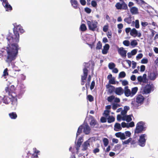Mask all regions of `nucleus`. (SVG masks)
<instances>
[{
	"label": "nucleus",
	"mask_w": 158,
	"mask_h": 158,
	"mask_svg": "<svg viewBox=\"0 0 158 158\" xmlns=\"http://www.w3.org/2000/svg\"><path fill=\"white\" fill-rule=\"evenodd\" d=\"M110 113V111L108 110H105L104 113L103 114L106 117V118L108 117L109 116V114Z\"/></svg>",
	"instance_id": "47"
},
{
	"label": "nucleus",
	"mask_w": 158,
	"mask_h": 158,
	"mask_svg": "<svg viewBox=\"0 0 158 158\" xmlns=\"http://www.w3.org/2000/svg\"><path fill=\"white\" fill-rule=\"evenodd\" d=\"M80 28L81 30L82 31H84L87 29L85 25L84 24H81Z\"/></svg>",
	"instance_id": "37"
},
{
	"label": "nucleus",
	"mask_w": 158,
	"mask_h": 158,
	"mask_svg": "<svg viewBox=\"0 0 158 158\" xmlns=\"http://www.w3.org/2000/svg\"><path fill=\"white\" fill-rule=\"evenodd\" d=\"M137 49H134L133 50H132L131 52V53L132 54V55H134L136 54V53L137 52Z\"/></svg>",
	"instance_id": "58"
},
{
	"label": "nucleus",
	"mask_w": 158,
	"mask_h": 158,
	"mask_svg": "<svg viewBox=\"0 0 158 158\" xmlns=\"http://www.w3.org/2000/svg\"><path fill=\"white\" fill-rule=\"evenodd\" d=\"M143 56V55L142 53L139 54L136 57V59L137 60H138L139 59L141 58Z\"/></svg>",
	"instance_id": "52"
},
{
	"label": "nucleus",
	"mask_w": 158,
	"mask_h": 158,
	"mask_svg": "<svg viewBox=\"0 0 158 158\" xmlns=\"http://www.w3.org/2000/svg\"><path fill=\"white\" fill-rule=\"evenodd\" d=\"M130 11L132 15H136L139 14L138 8L135 6L131 7L130 9Z\"/></svg>",
	"instance_id": "21"
},
{
	"label": "nucleus",
	"mask_w": 158,
	"mask_h": 158,
	"mask_svg": "<svg viewBox=\"0 0 158 158\" xmlns=\"http://www.w3.org/2000/svg\"><path fill=\"white\" fill-rule=\"evenodd\" d=\"M115 6L117 10H126L128 9L127 4L124 2H123L122 3L117 2L115 4Z\"/></svg>",
	"instance_id": "12"
},
{
	"label": "nucleus",
	"mask_w": 158,
	"mask_h": 158,
	"mask_svg": "<svg viewBox=\"0 0 158 158\" xmlns=\"http://www.w3.org/2000/svg\"><path fill=\"white\" fill-rule=\"evenodd\" d=\"M115 98V97L114 95H111L108 97L107 100L109 102H112L113 100Z\"/></svg>",
	"instance_id": "41"
},
{
	"label": "nucleus",
	"mask_w": 158,
	"mask_h": 158,
	"mask_svg": "<svg viewBox=\"0 0 158 158\" xmlns=\"http://www.w3.org/2000/svg\"><path fill=\"white\" fill-rule=\"evenodd\" d=\"M109 83L110 84H116L115 78L114 77H113L112 78L110 79L109 80Z\"/></svg>",
	"instance_id": "40"
},
{
	"label": "nucleus",
	"mask_w": 158,
	"mask_h": 158,
	"mask_svg": "<svg viewBox=\"0 0 158 158\" xmlns=\"http://www.w3.org/2000/svg\"><path fill=\"white\" fill-rule=\"evenodd\" d=\"M144 98L141 95H139L136 96V101H132L131 103L132 107L133 109L138 108L139 106L143 103Z\"/></svg>",
	"instance_id": "4"
},
{
	"label": "nucleus",
	"mask_w": 158,
	"mask_h": 158,
	"mask_svg": "<svg viewBox=\"0 0 158 158\" xmlns=\"http://www.w3.org/2000/svg\"><path fill=\"white\" fill-rule=\"evenodd\" d=\"M103 141L104 146L105 147L107 146L108 145L109 143L108 139L106 138H104L103 139Z\"/></svg>",
	"instance_id": "35"
},
{
	"label": "nucleus",
	"mask_w": 158,
	"mask_h": 158,
	"mask_svg": "<svg viewBox=\"0 0 158 158\" xmlns=\"http://www.w3.org/2000/svg\"><path fill=\"white\" fill-rule=\"evenodd\" d=\"M127 128H129L130 127H133L135 125L134 123L133 122H131L130 123H127Z\"/></svg>",
	"instance_id": "50"
},
{
	"label": "nucleus",
	"mask_w": 158,
	"mask_h": 158,
	"mask_svg": "<svg viewBox=\"0 0 158 158\" xmlns=\"http://www.w3.org/2000/svg\"><path fill=\"white\" fill-rule=\"evenodd\" d=\"M138 90V87H135L132 88L131 90L128 88V86H126L124 88V92L125 95L127 97L129 96L132 97L135 94Z\"/></svg>",
	"instance_id": "6"
},
{
	"label": "nucleus",
	"mask_w": 158,
	"mask_h": 158,
	"mask_svg": "<svg viewBox=\"0 0 158 158\" xmlns=\"http://www.w3.org/2000/svg\"><path fill=\"white\" fill-rule=\"evenodd\" d=\"M129 107L128 106H125L124 109L121 112V114L122 115H126L128 110H129Z\"/></svg>",
	"instance_id": "29"
},
{
	"label": "nucleus",
	"mask_w": 158,
	"mask_h": 158,
	"mask_svg": "<svg viewBox=\"0 0 158 158\" xmlns=\"http://www.w3.org/2000/svg\"><path fill=\"white\" fill-rule=\"evenodd\" d=\"M89 65V63H85L84 66L85 68L83 69V75L81 76V84L83 85L84 84L85 82V81L86 80V78L87 76V73L88 70L87 68H88Z\"/></svg>",
	"instance_id": "7"
},
{
	"label": "nucleus",
	"mask_w": 158,
	"mask_h": 158,
	"mask_svg": "<svg viewBox=\"0 0 158 158\" xmlns=\"http://www.w3.org/2000/svg\"><path fill=\"white\" fill-rule=\"evenodd\" d=\"M96 124V121L94 119H93L91 121L90 124L91 126L93 127H94V126Z\"/></svg>",
	"instance_id": "39"
},
{
	"label": "nucleus",
	"mask_w": 158,
	"mask_h": 158,
	"mask_svg": "<svg viewBox=\"0 0 158 158\" xmlns=\"http://www.w3.org/2000/svg\"><path fill=\"white\" fill-rule=\"evenodd\" d=\"M13 25L15 27L13 29L14 35H12L11 34L9 35L7 38L8 45L2 48L6 52L7 55L6 61L9 64L16 59L18 54L19 47L18 43L19 37L18 31L22 33L24 32L20 25L17 26L16 23H14Z\"/></svg>",
	"instance_id": "1"
},
{
	"label": "nucleus",
	"mask_w": 158,
	"mask_h": 158,
	"mask_svg": "<svg viewBox=\"0 0 158 158\" xmlns=\"http://www.w3.org/2000/svg\"><path fill=\"white\" fill-rule=\"evenodd\" d=\"M86 23L89 29L91 31H95L97 27L98 23L96 21L87 20Z\"/></svg>",
	"instance_id": "8"
},
{
	"label": "nucleus",
	"mask_w": 158,
	"mask_h": 158,
	"mask_svg": "<svg viewBox=\"0 0 158 158\" xmlns=\"http://www.w3.org/2000/svg\"><path fill=\"white\" fill-rule=\"evenodd\" d=\"M25 87L23 85H21L20 87H19L18 89V94L16 93V92L15 89V87L14 85H11L10 87H6L5 89L6 92L8 94H12L14 93L16 95V98H20L21 96L23 94L25 91Z\"/></svg>",
	"instance_id": "2"
},
{
	"label": "nucleus",
	"mask_w": 158,
	"mask_h": 158,
	"mask_svg": "<svg viewBox=\"0 0 158 158\" xmlns=\"http://www.w3.org/2000/svg\"><path fill=\"white\" fill-rule=\"evenodd\" d=\"M124 134L127 138L130 137L131 135V132L129 131H126Z\"/></svg>",
	"instance_id": "51"
},
{
	"label": "nucleus",
	"mask_w": 158,
	"mask_h": 158,
	"mask_svg": "<svg viewBox=\"0 0 158 158\" xmlns=\"http://www.w3.org/2000/svg\"><path fill=\"white\" fill-rule=\"evenodd\" d=\"M8 69L7 68L4 71L3 73V76L4 77V78H6V77L8 75V72H7Z\"/></svg>",
	"instance_id": "43"
},
{
	"label": "nucleus",
	"mask_w": 158,
	"mask_h": 158,
	"mask_svg": "<svg viewBox=\"0 0 158 158\" xmlns=\"http://www.w3.org/2000/svg\"><path fill=\"white\" fill-rule=\"evenodd\" d=\"M138 44V43L135 40H132L131 42V45L134 48Z\"/></svg>",
	"instance_id": "33"
},
{
	"label": "nucleus",
	"mask_w": 158,
	"mask_h": 158,
	"mask_svg": "<svg viewBox=\"0 0 158 158\" xmlns=\"http://www.w3.org/2000/svg\"><path fill=\"white\" fill-rule=\"evenodd\" d=\"M126 76V73L124 72H120L119 75V77L120 78H122Z\"/></svg>",
	"instance_id": "45"
},
{
	"label": "nucleus",
	"mask_w": 158,
	"mask_h": 158,
	"mask_svg": "<svg viewBox=\"0 0 158 158\" xmlns=\"http://www.w3.org/2000/svg\"><path fill=\"white\" fill-rule=\"evenodd\" d=\"M123 44L124 45L126 46H128L130 45V44L129 41L127 40L124 41L123 42Z\"/></svg>",
	"instance_id": "46"
},
{
	"label": "nucleus",
	"mask_w": 158,
	"mask_h": 158,
	"mask_svg": "<svg viewBox=\"0 0 158 158\" xmlns=\"http://www.w3.org/2000/svg\"><path fill=\"white\" fill-rule=\"evenodd\" d=\"M90 144L89 143V139L88 140L85 142L82 145V150H86L88 148Z\"/></svg>",
	"instance_id": "26"
},
{
	"label": "nucleus",
	"mask_w": 158,
	"mask_h": 158,
	"mask_svg": "<svg viewBox=\"0 0 158 158\" xmlns=\"http://www.w3.org/2000/svg\"><path fill=\"white\" fill-rule=\"evenodd\" d=\"M101 121L102 123L106 122V118L104 117H102L101 118Z\"/></svg>",
	"instance_id": "64"
},
{
	"label": "nucleus",
	"mask_w": 158,
	"mask_h": 158,
	"mask_svg": "<svg viewBox=\"0 0 158 158\" xmlns=\"http://www.w3.org/2000/svg\"><path fill=\"white\" fill-rule=\"evenodd\" d=\"M95 85V83L94 81L92 82L91 85L90 86V88L91 90L93 89Z\"/></svg>",
	"instance_id": "55"
},
{
	"label": "nucleus",
	"mask_w": 158,
	"mask_h": 158,
	"mask_svg": "<svg viewBox=\"0 0 158 158\" xmlns=\"http://www.w3.org/2000/svg\"><path fill=\"white\" fill-rule=\"evenodd\" d=\"M158 73L156 72H152L150 73L148 75V77L151 80L154 81L157 77Z\"/></svg>",
	"instance_id": "15"
},
{
	"label": "nucleus",
	"mask_w": 158,
	"mask_h": 158,
	"mask_svg": "<svg viewBox=\"0 0 158 158\" xmlns=\"http://www.w3.org/2000/svg\"><path fill=\"white\" fill-rule=\"evenodd\" d=\"M99 149L98 148H96L93 150V152L94 154H96L97 153L99 152Z\"/></svg>",
	"instance_id": "62"
},
{
	"label": "nucleus",
	"mask_w": 158,
	"mask_h": 158,
	"mask_svg": "<svg viewBox=\"0 0 158 158\" xmlns=\"http://www.w3.org/2000/svg\"><path fill=\"white\" fill-rule=\"evenodd\" d=\"M136 62H135L134 61H132V69H135L136 67Z\"/></svg>",
	"instance_id": "63"
},
{
	"label": "nucleus",
	"mask_w": 158,
	"mask_h": 158,
	"mask_svg": "<svg viewBox=\"0 0 158 158\" xmlns=\"http://www.w3.org/2000/svg\"><path fill=\"white\" fill-rule=\"evenodd\" d=\"M83 128V132L85 134L88 135L90 132V128L89 127L87 124L84 123L78 128L77 133V137L81 133Z\"/></svg>",
	"instance_id": "5"
},
{
	"label": "nucleus",
	"mask_w": 158,
	"mask_h": 158,
	"mask_svg": "<svg viewBox=\"0 0 158 158\" xmlns=\"http://www.w3.org/2000/svg\"><path fill=\"white\" fill-rule=\"evenodd\" d=\"M85 11L87 13L89 14L91 13V10L90 8L86 7L85 9Z\"/></svg>",
	"instance_id": "56"
},
{
	"label": "nucleus",
	"mask_w": 158,
	"mask_h": 158,
	"mask_svg": "<svg viewBox=\"0 0 158 158\" xmlns=\"http://www.w3.org/2000/svg\"><path fill=\"white\" fill-rule=\"evenodd\" d=\"M131 115H123L122 120L123 121H126L127 122H129L132 120Z\"/></svg>",
	"instance_id": "20"
},
{
	"label": "nucleus",
	"mask_w": 158,
	"mask_h": 158,
	"mask_svg": "<svg viewBox=\"0 0 158 158\" xmlns=\"http://www.w3.org/2000/svg\"><path fill=\"white\" fill-rule=\"evenodd\" d=\"M130 35L134 37L136 36L140 37L141 35V33L138 32L135 28H133L131 30L130 32Z\"/></svg>",
	"instance_id": "14"
},
{
	"label": "nucleus",
	"mask_w": 158,
	"mask_h": 158,
	"mask_svg": "<svg viewBox=\"0 0 158 158\" xmlns=\"http://www.w3.org/2000/svg\"><path fill=\"white\" fill-rule=\"evenodd\" d=\"M2 4L3 6L6 8V11L12 10V7L9 4L7 0H3Z\"/></svg>",
	"instance_id": "16"
},
{
	"label": "nucleus",
	"mask_w": 158,
	"mask_h": 158,
	"mask_svg": "<svg viewBox=\"0 0 158 158\" xmlns=\"http://www.w3.org/2000/svg\"><path fill=\"white\" fill-rule=\"evenodd\" d=\"M120 106V105L118 104H114L112 106V109L114 110H116L118 107Z\"/></svg>",
	"instance_id": "49"
},
{
	"label": "nucleus",
	"mask_w": 158,
	"mask_h": 158,
	"mask_svg": "<svg viewBox=\"0 0 158 158\" xmlns=\"http://www.w3.org/2000/svg\"><path fill=\"white\" fill-rule=\"evenodd\" d=\"M148 60L147 58H145L141 60V63L143 64H146L148 63Z\"/></svg>",
	"instance_id": "44"
},
{
	"label": "nucleus",
	"mask_w": 158,
	"mask_h": 158,
	"mask_svg": "<svg viewBox=\"0 0 158 158\" xmlns=\"http://www.w3.org/2000/svg\"><path fill=\"white\" fill-rule=\"evenodd\" d=\"M91 4L93 7H96L97 6V2L94 0H93L91 1Z\"/></svg>",
	"instance_id": "48"
},
{
	"label": "nucleus",
	"mask_w": 158,
	"mask_h": 158,
	"mask_svg": "<svg viewBox=\"0 0 158 158\" xmlns=\"http://www.w3.org/2000/svg\"><path fill=\"white\" fill-rule=\"evenodd\" d=\"M35 156L33 154L30 153L24 154L22 156V158H34Z\"/></svg>",
	"instance_id": "27"
},
{
	"label": "nucleus",
	"mask_w": 158,
	"mask_h": 158,
	"mask_svg": "<svg viewBox=\"0 0 158 158\" xmlns=\"http://www.w3.org/2000/svg\"><path fill=\"white\" fill-rule=\"evenodd\" d=\"M118 53L123 58H125L127 56V51L123 47L119 48L118 46L116 47Z\"/></svg>",
	"instance_id": "10"
},
{
	"label": "nucleus",
	"mask_w": 158,
	"mask_h": 158,
	"mask_svg": "<svg viewBox=\"0 0 158 158\" xmlns=\"http://www.w3.org/2000/svg\"><path fill=\"white\" fill-rule=\"evenodd\" d=\"M137 80L140 82H146L147 81V75L146 74H144L143 76H139L138 77Z\"/></svg>",
	"instance_id": "17"
},
{
	"label": "nucleus",
	"mask_w": 158,
	"mask_h": 158,
	"mask_svg": "<svg viewBox=\"0 0 158 158\" xmlns=\"http://www.w3.org/2000/svg\"><path fill=\"white\" fill-rule=\"evenodd\" d=\"M145 69V67L144 65H141L140 66V71L143 72L144 71Z\"/></svg>",
	"instance_id": "57"
},
{
	"label": "nucleus",
	"mask_w": 158,
	"mask_h": 158,
	"mask_svg": "<svg viewBox=\"0 0 158 158\" xmlns=\"http://www.w3.org/2000/svg\"><path fill=\"white\" fill-rule=\"evenodd\" d=\"M110 48V46L108 44H106L103 47V49L102 50V53L103 54H106L107 53Z\"/></svg>",
	"instance_id": "22"
},
{
	"label": "nucleus",
	"mask_w": 158,
	"mask_h": 158,
	"mask_svg": "<svg viewBox=\"0 0 158 158\" xmlns=\"http://www.w3.org/2000/svg\"><path fill=\"white\" fill-rule=\"evenodd\" d=\"M106 87L108 89V91L110 93H112L113 91L114 92L115 88L113 86L110 85V84H108L106 85Z\"/></svg>",
	"instance_id": "23"
},
{
	"label": "nucleus",
	"mask_w": 158,
	"mask_h": 158,
	"mask_svg": "<svg viewBox=\"0 0 158 158\" xmlns=\"http://www.w3.org/2000/svg\"><path fill=\"white\" fill-rule=\"evenodd\" d=\"M122 127L120 123H116L114 125V130L115 131H118L122 129Z\"/></svg>",
	"instance_id": "24"
},
{
	"label": "nucleus",
	"mask_w": 158,
	"mask_h": 158,
	"mask_svg": "<svg viewBox=\"0 0 158 158\" xmlns=\"http://www.w3.org/2000/svg\"><path fill=\"white\" fill-rule=\"evenodd\" d=\"M143 123L142 122H139L136 125L135 132L137 133H140L143 130Z\"/></svg>",
	"instance_id": "13"
},
{
	"label": "nucleus",
	"mask_w": 158,
	"mask_h": 158,
	"mask_svg": "<svg viewBox=\"0 0 158 158\" xmlns=\"http://www.w3.org/2000/svg\"><path fill=\"white\" fill-rule=\"evenodd\" d=\"M132 23H135V27L136 28H139V21L138 20H136L135 22L134 21L132 22Z\"/></svg>",
	"instance_id": "34"
},
{
	"label": "nucleus",
	"mask_w": 158,
	"mask_h": 158,
	"mask_svg": "<svg viewBox=\"0 0 158 158\" xmlns=\"http://www.w3.org/2000/svg\"><path fill=\"white\" fill-rule=\"evenodd\" d=\"M87 98L88 99L90 102H92L94 100V98L92 96L90 95H89L88 96Z\"/></svg>",
	"instance_id": "54"
},
{
	"label": "nucleus",
	"mask_w": 158,
	"mask_h": 158,
	"mask_svg": "<svg viewBox=\"0 0 158 158\" xmlns=\"http://www.w3.org/2000/svg\"><path fill=\"white\" fill-rule=\"evenodd\" d=\"M11 119H15L17 117V115L15 112H12L9 114Z\"/></svg>",
	"instance_id": "32"
},
{
	"label": "nucleus",
	"mask_w": 158,
	"mask_h": 158,
	"mask_svg": "<svg viewBox=\"0 0 158 158\" xmlns=\"http://www.w3.org/2000/svg\"><path fill=\"white\" fill-rule=\"evenodd\" d=\"M82 140L83 139L82 137L79 138L78 140L77 144V147H76V150L77 151L78 150L79 148L80 147V145L81 144V143L83 141Z\"/></svg>",
	"instance_id": "30"
},
{
	"label": "nucleus",
	"mask_w": 158,
	"mask_h": 158,
	"mask_svg": "<svg viewBox=\"0 0 158 158\" xmlns=\"http://www.w3.org/2000/svg\"><path fill=\"white\" fill-rule=\"evenodd\" d=\"M127 123L125 122H122L121 123V127L123 128L125 127L127 128Z\"/></svg>",
	"instance_id": "60"
},
{
	"label": "nucleus",
	"mask_w": 158,
	"mask_h": 158,
	"mask_svg": "<svg viewBox=\"0 0 158 158\" xmlns=\"http://www.w3.org/2000/svg\"><path fill=\"white\" fill-rule=\"evenodd\" d=\"M154 86L152 84H147L143 89V92L145 94H148L154 90Z\"/></svg>",
	"instance_id": "11"
},
{
	"label": "nucleus",
	"mask_w": 158,
	"mask_h": 158,
	"mask_svg": "<svg viewBox=\"0 0 158 158\" xmlns=\"http://www.w3.org/2000/svg\"><path fill=\"white\" fill-rule=\"evenodd\" d=\"M8 95V97L5 96L3 98V102L6 104H8L10 102H11V104L13 105L12 107L15 109L17 104L16 95L14 93L12 94Z\"/></svg>",
	"instance_id": "3"
},
{
	"label": "nucleus",
	"mask_w": 158,
	"mask_h": 158,
	"mask_svg": "<svg viewBox=\"0 0 158 158\" xmlns=\"http://www.w3.org/2000/svg\"><path fill=\"white\" fill-rule=\"evenodd\" d=\"M114 92L116 94L121 95L123 93L124 90L122 88L119 87L115 88Z\"/></svg>",
	"instance_id": "18"
},
{
	"label": "nucleus",
	"mask_w": 158,
	"mask_h": 158,
	"mask_svg": "<svg viewBox=\"0 0 158 158\" xmlns=\"http://www.w3.org/2000/svg\"><path fill=\"white\" fill-rule=\"evenodd\" d=\"M124 21L128 24H130L132 22V17L130 15H129L128 17L124 19Z\"/></svg>",
	"instance_id": "28"
},
{
	"label": "nucleus",
	"mask_w": 158,
	"mask_h": 158,
	"mask_svg": "<svg viewBox=\"0 0 158 158\" xmlns=\"http://www.w3.org/2000/svg\"><path fill=\"white\" fill-rule=\"evenodd\" d=\"M115 135L117 137L120 138L122 140L124 139L127 138L125 134L121 132H118L116 133Z\"/></svg>",
	"instance_id": "19"
},
{
	"label": "nucleus",
	"mask_w": 158,
	"mask_h": 158,
	"mask_svg": "<svg viewBox=\"0 0 158 158\" xmlns=\"http://www.w3.org/2000/svg\"><path fill=\"white\" fill-rule=\"evenodd\" d=\"M70 2L72 6L74 9H77L79 8L77 2L76 0H71Z\"/></svg>",
	"instance_id": "25"
},
{
	"label": "nucleus",
	"mask_w": 158,
	"mask_h": 158,
	"mask_svg": "<svg viewBox=\"0 0 158 158\" xmlns=\"http://www.w3.org/2000/svg\"><path fill=\"white\" fill-rule=\"evenodd\" d=\"M102 47V44L100 41L98 42L97 44L96 48L97 49H100Z\"/></svg>",
	"instance_id": "42"
},
{
	"label": "nucleus",
	"mask_w": 158,
	"mask_h": 158,
	"mask_svg": "<svg viewBox=\"0 0 158 158\" xmlns=\"http://www.w3.org/2000/svg\"><path fill=\"white\" fill-rule=\"evenodd\" d=\"M120 148L121 145L119 144H118L114 146L113 149V150L115 151H116L119 150Z\"/></svg>",
	"instance_id": "38"
},
{
	"label": "nucleus",
	"mask_w": 158,
	"mask_h": 158,
	"mask_svg": "<svg viewBox=\"0 0 158 158\" xmlns=\"http://www.w3.org/2000/svg\"><path fill=\"white\" fill-rule=\"evenodd\" d=\"M106 118L107 119L108 122L109 123L114 122L115 120V118L112 116H109Z\"/></svg>",
	"instance_id": "31"
},
{
	"label": "nucleus",
	"mask_w": 158,
	"mask_h": 158,
	"mask_svg": "<svg viewBox=\"0 0 158 158\" xmlns=\"http://www.w3.org/2000/svg\"><path fill=\"white\" fill-rule=\"evenodd\" d=\"M147 139V135L145 134H142L139 137L138 141V144L141 147H144L145 144Z\"/></svg>",
	"instance_id": "9"
},
{
	"label": "nucleus",
	"mask_w": 158,
	"mask_h": 158,
	"mask_svg": "<svg viewBox=\"0 0 158 158\" xmlns=\"http://www.w3.org/2000/svg\"><path fill=\"white\" fill-rule=\"evenodd\" d=\"M115 66V64L113 62H111L109 63L108 67L110 69H113Z\"/></svg>",
	"instance_id": "36"
},
{
	"label": "nucleus",
	"mask_w": 158,
	"mask_h": 158,
	"mask_svg": "<svg viewBox=\"0 0 158 158\" xmlns=\"http://www.w3.org/2000/svg\"><path fill=\"white\" fill-rule=\"evenodd\" d=\"M108 27H109L108 25L104 26L103 28V31L105 32H106L108 30Z\"/></svg>",
	"instance_id": "53"
},
{
	"label": "nucleus",
	"mask_w": 158,
	"mask_h": 158,
	"mask_svg": "<svg viewBox=\"0 0 158 158\" xmlns=\"http://www.w3.org/2000/svg\"><path fill=\"white\" fill-rule=\"evenodd\" d=\"M128 82L126 80H124L122 81V84L123 85L125 86L128 85Z\"/></svg>",
	"instance_id": "59"
},
{
	"label": "nucleus",
	"mask_w": 158,
	"mask_h": 158,
	"mask_svg": "<svg viewBox=\"0 0 158 158\" xmlns=\"http://www.w3.org/2000/svg\"><path fill=\"white\" fill-rule=\"evenodd\" d=\"M123 115H121L120 114H118L117 116V120L119 121H120L121 119H122Z\"/></svg>",
	"instance_id": "61"
}]
</instances>
